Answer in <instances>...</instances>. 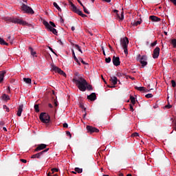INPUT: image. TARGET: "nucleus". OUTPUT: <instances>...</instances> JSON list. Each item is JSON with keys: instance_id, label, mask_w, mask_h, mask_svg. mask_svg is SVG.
Wrapping results in <instances>:
<instances>
[{"instance_id": "nucleus-13", "label": "nucleus", "mask_w": 176, "mask_h": 176, "mask_svg": "<svg viewBox=\"0 0 176 176\" xmlns=\"http://www.w3.org/2000/svg\"><path fill=\"white\" fill-rule=\"evenodd\" d=\"M112 62L113 65H115L116 67H118V65H120V58H119V56H113L112 58Z\"/></svg>"}, {"instance_id": "nucleus-58", "label": "nucleus", "mask_w": 176, "mask_h": 176, "mask_svg": "<svg viewBox=\"0 0 176 176\" xmlns=\"http://www.w3.org/2000/svg\"><path fill=\"white\" fill-rule=\"evenodd\" d=\"M170 2H172V3H173V5H176V0H170Z\"/></svg>"}, {"instance_id": "nucleus-12", "label": "nucleus", "mask_w": 176, "mask_h": 176, "mask_svg": "<svg viewBox=\"0 0 176 176\" xmlns=\"http://www.w3.org/2000/svg\"><path fill=\"white\" fill-rule=\"evenodd\" d=\"M87 130L88 133H91V134H92V133H98L100 131V130H98V129H97L94 126H91L90 125L87 126Z\"/></svg>"}, {"instance_id": "nucleus-40", "label": "nucleus", "mask_w": 176, "mask_h": 176, "mask_svg": "<svg viewBox=\"0 0 176 176\" xmlns=\"http://www.w3.org/2000/svg\"><path fill=\"white\" fill-rule=\"evenodd\" d=\"M140 134H138V133L135 132L133 133H132L131 137H139Z\"/></svg>"}, {"instance_id": "nucleus-16", "label": "nucleus", "mask_w": 176, "mask_h": 176, "mask_svg": "<svg viewBox=\"0 0 176 176\" xmlns=\"http://www.w3.org/2000/svg\"><path fill=\"white\" fill-rule=\"evenodd\" d=\"M114 13H116L118 19H119V21H122L124 19V15L123 14V12H121V14H119V11L118 10H113Z\"/></svg>"}, {"instance_id": "nucleus-61", "label": "nucleus", "mask_w": 176, "mask_h": 176, "mask_svg": "<svg viewBox=\"0 0 176 176\" xmlns=\"http://www.w3.org/2000/svg\"><path fill=\"white\" fill-rule=\"evenodd\" d=\"M48 107L50 108H53V104H52V103H50V104H48Z\"/></svg>"}, {"instance_id": "nucleus-43", "label": "nucleus", "mask_w": 176, "mask_h": 176, "mask_svg": "<svg viewBox=\"0 0 176 176\" xmlns=\"http://www.w3.org/2000/svg\"><path fill=\"white\" fill-rule=\"evenodd\" d=\"M54 107H58V102L57 101V100L56 99L54 100Z\"/></svg>"}, {"instance_id": "nucleus-41", "label": "nucleus", "mask_w": 176, "mask_h": 176, "mask_svg": "<svg viewBox=\"0 0 176 176\" xmlns=\"http://www.w3.org/2000/svg\"><path fill=\"white\" fill-rule=\"evenodd\" d=\"M3 109H6V112H9L10 110L9 109V107L6 106V104L3 105Z\"/></svg>"}, {"instance_id": "nucleus-14", "label": "nucleus", "mask_w": 176, "mask_h": 176, "mask_svg": "<svg viewBox=\"0 0 176 176\" xmlns=\"http://www.w3.org/2000/svg\"><path fill=\"white\" fill-rule=\"evenodd\" d=\"M159 54H160V48L159 47H156L153 50V58H158Z\"/></svg>"}, {"instance_id": "nucleus-49", "label": "nucleus", "mask_w": 176, "mask_h": 176, "mask_svg": "<svg viewBox=\"0 0 176 176\" xmlns=\"http://www.w3.org/2000/svg\"><path fill=\"white\" fill-rule=\"evenodd\" d=\"M63 127H64L65 129H68V124H67V122H65V123L63 124Z\"/></svg>"}, {"instance_id": "nucleus-31", "label": "nucleus", "mask_w": 176, "mask_h": 176, "mask_svg": "<svg viewBox=\"0 0 176 176\" xmlns=\"http://www.w3.org/2000/svg\"><path fill=\"white\" fill-rule=\"evenodd\" d=\"M29 50L30 51V53H31L32 56H34L35 54H36V52H34V48L33 47H30Z\"/></svg>"}, {"instance_id": "nucleus-8", "label": "nucleus", "mask_w": 176, "mask_h": 176, "mask_svg": "<svg viewBox=\"0 0 176 176\" xmlns=\"http://www.w3.org/2000/svg\"><path fill=\"white\" fill-rule=\"evenodd\" d=\"M5 21H8V23H25L24 21L20 19L12 18V17H6L4 18Z\"/></svg>"}, {"instance_id": "nucleus-55", "label": "nucleus", "mask_w": 176, "mask_h": 176, "mask_svg": "<svg viewBox=\"0 0 176 176\" xmlns=\"http://www.w3.org/2000/svg\"><path fill=\"white\" fill-rule=\"evenodd\" d=\"M171 107H173L172 105L170 104H167L165 106L166 108H168V109H170V108H171Z\"/></svg>"}, {"instance_id": "nucleus-28", "label": "nucleus", "mask_w": 176, "mask_h": 176, "mask_svg": "<svg viewBox=\"0 0 176 176\" xmlns=\"http://www.w3.org/2000/svg\"><path fill=\"white\" fill-rule=\"evenodd\" d=\"M53 5H54V8H56V9H57V10H58V12H61V8H60V6H58L57 3L54 2Z\"/></svg>"}, {"instance_id": "nucleus-45", "label": "nucleus", "mask_w": 176, "mask_h": 176, "mask_svg": "<svg viewBox=\"0 0 176 176\" xmlns=\"http://www.w3.org/2000/svg\"><path fill=\"white\" fill-rule=\"evenodd\" d=\"M171 84H172V86H173V87H176L175 80H171Z\"/></svg>"}, {"instance_id": "nucleus-11", "label": "nucleus", "mask_w": 176, "mask_h": 176, "mask_svg": "<svg viewBox=\"0 0 176 176\" xmlns=\"http://www.w3.org/2000/svg\"><path fill=\"white\" fill-rule=\"evenodd\" d=\"M52 71H54L55 72H58L60 75H63V76H67V74L64 71L61 70L57 66H52Z\"/></svg>"}, {"instance_id": "nucleus-1", "label": "nucleus", "mask_w": 176, "mask_h": 176, "mask_svg": "<svg viewBox=\"0 0 176 176\" xmlns=\"http://www.w3.org/2000/svg\"><path fill=\"white\" fill-rule=\"evenodd\" d=\"M73 82L76 83L80 91H86V86H87V81L82 76H78L76 73V76L73 78Z\"/></svg>"}, {"instance_id": "nucleus-21", "label": "nucleus", "mask_w": 176, "mask_h": 176, "mask_svg": "<svg viewBox=\"0 0 176 176\" xmlns=\"http://www.w3.org/2000/svg\"><path fill=\"white\" fill-rule=\"evenodd\" d=\"M21 25H23V27H29V28H34V25L28 23H19Z\"/></svg>"}, {"instance_id": "nucleus-63", "label": "nucleus", "mask_w": 176, "mask_h": 176, "mask_svg": "<svg viewBox=\"0 0 176 176\" xmlns=\"http://www.w3.org/2000/svg\"><path fill=\"white\" fill-rule=\"evenodd\" d=\"M42 23H47V21H45V19H41Z\"/></svg>"}, {"instance_id": "nucleus-53", "label": "nucleus", "mask_w": 176, "mask_h": 176, "mask_svg": "<svg viewBox=\"0 0 176 176\" xmlns=\"http://www.w3.org/2000/svg\"><path fill=\"white\" fill-rule=\"evenodd\" d=\"M50 25H51V27H52V28L53 27L56 28V24L54 23H50Z\"/></svg>"}, {"instance_id": "nucleus-27", "label": "nucleus", "mask_w": 176, "mask_h": 176, "mask_svg": "<svg viewBox=\"0 0 176 176\" xmlns=\"http://www.w3.org/2000/svg\"><path fill=\"white\" fill-rule=\"evenodd\" d=\"M129 25H128L129 27H137V25H140V24H141V23H129Z\"/></svg>"}, {"instance_id": "nucleus-48", "label": "nucleus", "mask_w": 176, "mask_h": 176, "mask_svg": "<svg viewBox=\"0 0 176 176\" xmlns=\"http://www.w3.org/2000/svg\"><path fill=\"white\" fill-rule=\"evenodd\" d=\"M116 76H118L119 78H120L121 76H123V74L120 72H118L116 74Z\"/></svg>"}, {"instance_id": "nucleus-39", "label": "nucleus", "mask_w": 176, "mask_h": 176, "mask_svg": "<svg viewBox=\"0 0 176 176\" xmlns=\"http://www.w3.org/2000/svg\"><path fill=\"white\" fill-rule=\"evenodd\" d=\"M74 60L77 62L78 65H80V60H79V58L74 57Z\"/></svg>"}, {"instance_id": "nucleus-32", "label": "nucleus", "mask_w": 176, "mask_h": 176, "mask_svg": "<svg viewBox=\"0 0 176 176\" xmlns=\"http://www.w3.org/2000/svg\"><path fill=\"white\" fill-rule=\"evenodd\" d=\"M171 45H173V47H176V39L173 38L170 41Z\"/></svg>"}, {"instance_id": "nucleus-15", "label": "nucleus", "mask_w": 176, "mask_h": 176, "mask_svg": "<svg viewBox=\"0 0 176 176\" xmlns=\"http://www.w3.org/2000/svg\"><path fill=\"white\" fill-rule=\"evenodd\" d=\"M46 146H47V145L45 144H38L37 147L34 149V152H40V151H43V149H46Z\"/></svg>"}, {"instance_id": "nucleus-5", "label": "nucleus", "mask_w": 176, "mask_h": 176, "mask_svg": "<svg viewBox=\"0 0 176 176\" xmlns=\"http://www.w3.org/2000/svg\"><path fill=\"white\" fill-rule=\"evenodd\" d=\"M70 9L72 10V12H74V13L78 14V16H81V17H86V14H83L82 11L78 9L75 4H73L72 2H70Z\"/></svg>"}, {"instance_id": "nucleus-26", "label": "nucleus", "mask_w": 176, "mask_h": 176, "mask_svg": "<svg viewBox=\"0 0 176 176\" xmlns=\"http://www.w3.org/2000/svg\"><path fill=\"white\" fill-rule=\"evenodd\" d=\"M74 171H76L78 174H80V173H83V169L82 168H74Z\"/></svg>"}, {"instance_id": "nucleus-6", "label": "nucleus", "mask_w": 176, "mask_h": 176, "mask_svg": "<svg viewBox=\"0 0 176 176\" xmlns=\"http://www.w3.org/2000/svg\"><path fill=\"white\" fill-rule=\"evenodd\" d=\"M21 10H23V12H24L25 13H28L29 14H34V10L23 3H21Z\"/></svg>"}, {"instance_id": "nucleus-17", "label": "nucleus", "mask_w": 176, "mask_h": 176, "mask_svg": "<svg viewBox=\"0 0 176 176\" xmlns=\"http://www.w3.org/2000/svg\"><path fill=\"white\" fill-rule=\"evenodd\" d=\"M87 99L90 100V101H96V100H97V96L96 95V93H92L87 96Z\"/></svg>"}, {"instance_id": "nucleus-56", "label": "nucleus", "mask_w": 176, "mask_h": 176, "mask_svg": "<svg viewBox=\"0 0 176 176\" xmlns=\"http://www.w3.org/2000/svg\"><path fill=\"white\" fill-rule=\"evenodd\" d=\"M130 110L131 111V112L134 111V109L133 108V105L130 104Z\"/></svg>"}, {"instance_id": "nucleus-10", "label": "nucleus", "mask_w": 176, "mask_h": 176, "mask_svg": "<svg viewBox=\"0 0 176 176\" xmlns=\"http://www.w3.org/2000/svg\"><path fill=\"white\" fill-rule=\"evenodd\" d=\"M149 20L150 21H152L153 23H155V22H160V23H164V19H160L156 16L154 15H151L149 16Z\"/></svg>"}, {"instance_id": "nucleus-2", "label": "nucleus", "mask_w": 176, "mask_h": 176, "mask_svg": "<svg viewBox=\"0 0 176 176\" xmlns=\"http://www.w3.org/2000/svg\"><path fill=\"white\" fill-rule=\"evenodd\" d=\"M120 45H121L122 49H124V54H126V56H127V54H129V50H127V47L129 46V38L124 37V38H121L120 39Z\"/></svg>"}, {"instance_id": "nucleus-57", "label": "nucleus", "mask_w": 176, "mask_h": 176, "mask_svg": "<svg viewBox=\"0 0 176 176\" xmlns=\"http://www.w3.org/2000/svg\"><path fill=\"white\" fill-rule=\"evenodd\" d=\"M80 108L84 109V111H86V108H85V106L83 104H80Z\"/></svg>"}, {"instance_id": "nucleus-29", "label": "nucleus", "mask_w": 176, "mask_h": 176, "mask_svg": "<svg viewBox=\"0 0 176 176\" xmlns=\"http://www.w3.org/2000/svg\"><path fill=\"white\" fill-rule=\"evenodd\" d=\"M130 100H131V104H133V105H135V98H134L133 96H131Z\"/></svg>"}, {"instance_id": "nucleus-42", "label": "nucleus", "mask_w": 176, "mask_h": 176, "mask_svg": "<svg viewBox=\"0 0 176 176\" xmlns=\"http://www.w3.org/2000/svg\"><path fill=\"white\" fill-rule=\"evenodd\" d=\"M156 45H157V41H154L153 43H152L151 44V46L152 47H153L156 46Z\"/></svg>"}, {"instance_id": "nucleus-34", "label": "nucleus", "mask_w": 176, "mask_h": 176, "mask_svg": "<svg viewBox=\"0 0 176 176\" xmlns=\"http://www.w3.org/2000/svg\"><path fill=\"white\" fill-rule=\"evenodd\" d=\"M34 111L35 112H39V104H34Z\"/></svg>"}, {"instance_id": "nucleus-3", "label": "nucleus", "mask_w": 176, "mask_h": 176, "mask_svg": "<svg viewBox=\"0 0 176 176\" xmlns=\"http://www.w3.org/2000/svg\"><path fill=\"white\" fill-rule=\"evenodd\" d=\"M39 119L42 123H45V124L50 123V116L47 113H41Z\"/></svg>"}, {"instance_id": "nucleus-35", "label": "nucleus", "mask_w": 176, "mask_h": 176, "mask_svg": "<svg viewBox=\"0 0 176 176\" xmlns=\"http://www.w3.org/2000/svg\"><path fill=\"white\" fill-rule=\"evenodd\" d=\"M86 89H87V90H93V87L89 84H87L86 85Z\"/></svg>"}, {"instance_id": "nucleus-23", "label": "nucleus", "mask_w": 176, "mask_h": 176, "mask_svg": "<svg viewBox=\"0 0 176 176\" xmlns=\"http://www.w3.org/2000/svg\"><path fill=\"white\" fill-rule=\"evenodd\" d=\"M1 98L4 101H8V100H10V98L9 97V96L6 94L2 95Z\"/></svg>"}, {"instance_id": "nucleus-64", "label": "nucleus", "mask_w": 176, "mask_h": 176, "mask_svg": "<svg viewBox=\"0 0 176 176\" xmlns=\"http://www.w3.org/2000/svg\"><path fill=\"white\" fill-rule=\"evenodd\" d=\"M52 174H53V173H48L47 176H52Z\"/></svg>"}, {"instance_id": "nucleus-54", "label": "nucleus", "mask_w": 176, "mask_h": 176, "mask_svg": "<svg viewBox=\"0 0 176 176\" xmlns=\"http://www.w3.org/2000/svg\"><path fill=\"white\" fill-rule=\"evenodd\" d=\"M20 161L22 162V163H27V160L24 159H21Z\"/></svg>"}, {"instance_id": "nucleus-52", "label": "nucleus", "mask_w": 176, "mask_h": 176, "mask_svg": "<svg viewBox=\"0 0 176 176\" xmlns=\"http://www.w3.org/2000/svg\"><path fill=\"white\" fill-rule=\"evenodd\" d=\"M72 56L75 60V57H76V56L75 55V51H74V50H72Z\"/></svg>"}, {"instance_id": "nucleus-50", "label": "nucleus", "mask_w": 176, "mask_h": 176, "mask_svg": "<svg viewBox=\"0 0 176 176\" xmlns=\"http://www.w3.org/2000/svg\"><path fill=\"white\" fill-rule=\"evenodd\" d=\"M58 43H60V45H61V46L64 45V41H62L61 39L58 40Z\"/></svg>"}, {"instance_id": "nucleus-37", "label": "nucleus", "mask_w": 176, "mask_h": 176, "mask_svg": "<svg viewBox=\"0 0 176 176\" xmlns=\"http://www.w3.org/2000/svg\"><path fill=\"white\" fill-rule=\"evenodd\" d=\"M146 98H152L153 97V95L152 94H148L145 96Z\"/></svg>"}, {"instance_id": "nucleus-20", "label": "nucleus", "mask_w": 176, "mask_h": 176, "mask_svg": "<svg viewBox=\"0 0 176 176\" xmlns=\"http://www.w3.org/2000/svg\"><path fill=\"white\" fill-rule=\"evenodd\" d=\"M5 74H6V72L5 71L0 72V83H2L3 82V78H5Z\"/></svg>"}, {"instance_id": "nucleus-4", "label": "nucleus", "mask_w": 176, "mask_h": 176, "mask_svg": "<svg viewBox=\"0 0 176 176\" xmlns=\"http://www.w3.org/2000/svg\"><path fill=\"white\" fill-rule=\"evenodd\" d=\"M136 60L138 61H140V64L142 65V67H146V65H148V57L146 56V55H138Z\"/></svg>"}, {"instance_id": "nucleus-9", "label": "nucleus", "mask_w": 176, "mask_h": 176, "mask_svg": "<svg viewBox=\"0 0 176 176\" xmlns=\"http://www.w3.org/2000/svg\"><path fill=\"white\" fill-rule=\"evenodd\" d=\"M43 24H44L45 28H47V30H48V31H50L54 35H57V30H56L54 28L52 27V25H50V23H43Z\"/></svg>"}, {"instance_id": "nucleus-60", "label": "nucleus", "mask_w": 176, "mask_h": 176, "mask_svg": "<svg viewBox=\"0 0 176 176\" xmlns=\"http://www.w3.org/2000/svg\"><path fill=\"white\" fill-rule=\"evenodd\" d=\"M0 126H5V122L3 121L0 122Z\"/></svg>"}, {"instance_id": "nucleus-22", "label": "nucleus", "mask_w": 176, "mask_h": 176, "mask_svg": "<svg viewBox=\"0 0 176 176\" xmlns=\"http://www.w3.org/2000/svg\"><path fill=\"white\" fill-rule=\"evenodd\" d=\"M14 41V36H10V35H8V36H7V41H8V42H10V43H13Z\"/></svg>"}, {"instance_id": "nucleus-24", "label": "nucleus", "mask_w": 176, "mask_h": 176, "mask_svg": "<svg viewBox=\"0 0 176 176\" xmlns=\"http://www.w3.org/2000/svg\"><path fill=\"white\" fill-rule=\"evenodd\" d=\"M23 81L28 85H31L32 80L30 78H24Z\"/></svg>"}, {"instance_id": "nucleus-18", "label": "nucleus", "mask_w": 176, "mask_h": 176, "mask_svg": "<svg viewBox=\"0 0 176 176\" xmlns=\"http://www.w3.org/2000/svg\"><path fill=\"white\" fill-rule=\"evenodd\" d=\"M110 82H111V84L115 86L118 85V78L115 76H113L110 78Z\"/></svg>"}, {"instance_id": "nucleus-47", "label": "nucleus", "mask_w": 176, "mask_h": 176, "mask_svg": "<svg viewBox=\"0 0 176 176\" xmlns=\"http://www.w3.org/2000/svg\"><path fill=\"white\" fill-rule=\"evenodd\" d=\"M48 49L50 50V51L54 53V54H55L56 56H57V54H56V52H54V50H53V48H52V47H48Z\"/></svg>"}, {"instance_id": "nucleus-30", "label": "nucleus", "mask_w": 176, "mask_h": 176, "mask_svg": "<svg viewBox=\"0 0 176 176\" xmlns=\"http://www.w3.org/2000/svg\"><path fill=\"white\" fill-rule=\"evenodd\" d=\"M135 89L139 91H144V90H145V87H135Z\"/></svg>"}, {"instance_id": "nucleus-59", "label": "nucleus", "mask_w": 176, "mask_h": 176, "mask_svg": "<svg viewBox=\"0 0 176 176\" xmlns=\"http://www.w3.org/2000/svg\"><path fill=\"white\" fill-rule=\"evenodd\" d=\"M60 23H64V19L61 16L60 17Z\"/></svg>"}, {"instance_id": "nucleus-33", "label": "nucleus", "mask_w": 176, "mask_h": 176, "mask_svg": "<svg viewBox=\"0 0 176 176\" xmlns=\"http://www.w3.org/2000/svg\"><path fill=\"white\" fill-rule=\"evenodd\" d=\"M74 46L77 49V50H78V52H80V53H83V52H82V50L80 49V46H79V45L76 44V45H74Z\"/></svg>"}, {"instance_id": "nucleus-19", "label": "nucleus", "mask_w": 176, "mask_h": 176, "mask_svg": "<svg viewBox=\"0 0 176 176\" xmlns=\"http://www.w3.org/2000/svg\"><path fill=\"white\" fill-rule=\"evenodd\" d=\"M24 108V104H20L18 107V111H17V116L20 117L21 116V113L23 112V109Z\"/></svg>"}, {"instance_id": "nucleus-7", "label": "nucleus", "mask_w": 176, "mask_h": 176, "mask_svg": "<svg viewBox=\"0 0 176 176\" xmlns=\"http://www.w3.org/2000/svg\"><path fill=\"white\" fill-rule=\"evenodd\" d=\"M49 151V148H46L38 153L34 154L31 156V159H42L44 153H46Z\"/></svg>"}, {"instance_id": "nucleus-62", "label": "nucleus", "mask_w": 176, "mask_h": 176, "mask_svg": "<svg viewBox=\"0 0 176 176\" xmlns=\"http://www.w3.org/2000/svg\"><path fill=\"white\" fill-rule=\"evenodd\" d=\"M8 91V93H10V87H8V91Z\"/></svg>"}, {"instance_id": "nucleus-38", "label": "nucleus", "mask_w": 176, "mask_h": 176, "mask_svg": "<svg viewBox=\"0 0 176 176\" xmlns=\"http://www.w3.org/2000/svg\"><path fill=\"white\" fill-rule=\"evenodd\" d=\"M52 174H54V173H57L58 172V169L56 168H54L51 170Z\"/></svg>"}, {"instance_id": "nucleus-51", "label": "nucleus", "mask_w": 176, "mask_h": 176, "mask_svg": "<svg viewBox=\"0 0 176 176\" xmlns=\"http://www.w3.org/2000/svg\"><path fill=\"white\" fill-rule=\"evenodd\" d=\"M66 134H67V135H69L70 137V138H71V137H72V135L71 134V132H69V131H66Z\"/></svg>"}, {"instance_id": "nucleus-46", "label": "nucleus", "mask_w": 176, "mask_h": 176, "mask_svg": "<svg viewBox=\"0 0 176 176\" xmlns=\"http://www.w3.org/2000/svg\"><path fill=\"white\" fill-rule=\"evenodd\" d=\"M82 8L85 13H87V14H89V13H90L87 11V8H86V7L83 6Z\"/></svg>"}, {"instance_id": "nucleus-36", "label": "nucleus", "mask_w": 176, "mask_h": 176, "mask_svg": "<svg viewBox=\"0 0 176 176\" xmlns=\"http://www.w3.org/2000/svg\"><path fill=\"white\" fill-rule=\"evenodd\" d=\"M78 60H80V61L82 63V64H83L84 65H87V63L86 62H85V60H83V59H82V58H78Z\"/></svg>"}, {"instance_id": "nucleus-44", "label": "nucleus", "mask_w": 176, "mask_h": 176, "mask_svg": "<svg viewBox=\"0 0 176 176\" xmlns=\"http://www.w3.org/2000/svg\"><path fill=\"white\" fill-rule=\"evenodd\" d=\"M105 62L107 63H111V57H108L105 58Z\"/></svg>"}, {"instance_id": "nucleus-25", "label": "nucleus", "mask_w": 176, "mask_h": 176, "mask_svg": "<svg viewBox=\"0 0 176 176\" xmlns=\"http://www.w3.org/2000/svg\"><path fill=\"white\" fill-rule=\"evenodd\" d=\"M0 45H4V46H8L9 43H6L3 38L0 37Z\"/></svg>"}]
</instances>
